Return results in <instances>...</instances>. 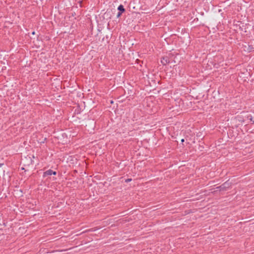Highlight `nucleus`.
Instances as JSON below:
<instances>
[{
    "mask_svg": "<svg viewBox=\"0 0 254 254\" xmlns=\"http://www.w3.org/2000/svg\"><path fill=\"white\" fill-rule=\"evenodd\" d=\"M250 117H251V118H250V120L252 121V116H251Z\"/></svg>",
    "mask_w": 254,
    "mask_h": 254,
    "instance_id": "11",
    "label": "nucleus"
},
{
    "mask_svg": "<svg viewBox=\"0 0 254 254\" xmlns=\"http://www.w3.org/2000/svg\"><path fill=\"white\" fill-rule=\"evenodd\" d=\"M185 141V139H181V142L183 143Z\"/></svg>",
    "mask_w": 254,
    "mask_h": 254,
    "instance_id": "8",
    "label": "nucleus"
},
{
    "mask_svg": "<svg viewBox=\"0 0 254 254\" xmlns=\"http://www.w3.org/2000/svg\"><path fill=\"white\" fill-rule=\"evenodd\" d=\"M122 13L120 12H119L117 14V17L119 18V17L121 16V15H122Z\"/></svg>",
    "mask_w": 254,
    "mask_h": 254,
    "instance_id": "6",
    "label": "nucleus"
},
{
    "mask_svg": "<svg viewBox=\"0 0 254 254\" xmlns=\"http://www.w3.org/2000/svg\"><path fill=\"white\" fill-rule=\"evenodd\" d=\"M161 62L162 64L166 65L170 63V59L167 56L164 57L162 58Z\"/></svg>",
    "mask_w": 254,
    "mask_h": 254,
    "instance_id": "2",
    "label": "nucleus"
},
{
    "mask_svg": "<svg viewBox=\"0 0 254 254\" xmlns=\"http://www.w3.org/2000/svg\"><path fill=\"white\" fill-rule=\"evenodd\" d=\"M3 165V163H0V168Z\"/></svg>",
    "mask_w": 254,
    "mask_h": 254,
    "instance_id": "9",
    "label": "nucleus"
},
{
    "mask_svg": "<svg viewBox=\"0 0 254 254\" xmlns=\"http://www.w3.org/2000/svg\"><path fill=\"white\" fill-rule=\"evenodd\" d=\"M32 34L33 35H34V34H35V32H34V31H33V32L32 33Z\"/></svg>",
    "mask_w": 254,
    "mask_h": 254,
    "instance_id": "12",
    "label": "nucleus"
},
{
    "mask_svg": "<svg viewBox=\"0 0 254 254\" xmlns=\"http://www.w3.org/2000/svg\"><path fill=\"white\" fill-rule=\"evenodd\" d=\"M53 180H56V178L53 177Z\"/></svg>",
    "mask_w": 254,
    "mask_h": 254,
    "instance_id": "10",
    "label": "nucleus"
},
{
    "mask_svg": "<svg viewBox=\"0 0 254 254\" xmlns=\"http://www.w3.org/2000/svg\"><path fill=\"white\" fill-rule=\"evenodd\" d=\"M57 175V172L56 171H54L53 170H52V175Z\"/></svg>",
    "mask_w": 254,
    "mask_h": 254,
    "instance_id": "5",
    "label": "nucleus"
},
{
    "mask_svg": "<svg viewBox=\"0 0 254 254\" xmlns=\"http://www.w3.org/2000/svg\"><path fill=\"white\" fill-rule=\"evenodd\" d=\"M231 185L228 181H226L222 184L221 186L216 188V191H226L228 189L231 187Z\"/></svg>",
    "mask_w": 254,
    "mask_h": 254,
    "instance_id": "1",
    "label": "nucleus"
},
{
    "mask_svg": "<svg viewBox=\"0 0 254 254\" xmlns=\"http://www.w3.org/2000/svg\"><path fill=\"white\" fill-rule=\"evenodd\" d=\"M51 175H52V170L49 169V170H47L44 172L43 175V177L45 178L47 176H51Z\"/></svg>",
    "mask_w": 254,
    "mask_h": 254,
    "instance_id": "3",
    "label": "nucleus"
},
{
    "mask_svg": "<svg viewBox=\"0 0 254 254\" xmlns=\"http://www.w3.org/2000/svg\"><path fill=\"white\" fill-rule=\"evenodd\" d=\"M118 10L119 11V12L122 13L125 11V8H124V6L122 4H120L118 6Z\"/></svg>",
    "mask_w": 254,
    "mask_h": 254,
    "instance_id": "4",
    "label": "nucleus"
},
{
    "mask_svg": "<svg viewBox=\"0 0 254 254\" xmlns=\"http://www.w3.org/2000/svg\"><path fill=\"white\" fill-rule=\"evenodd\" d=\"M131 180H132L131 179H127V180H126L125 182L127 183V182H130Z\"/></svg>",
    "mask_w": 254,
    "mask_h": 254,
    "instance_id": "7",
    "label": "nucleus"
}]
</instances>
